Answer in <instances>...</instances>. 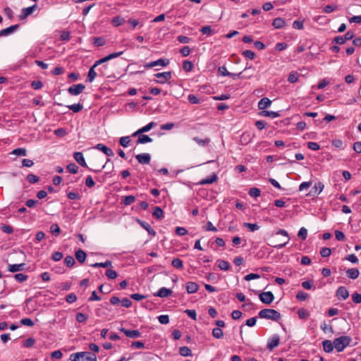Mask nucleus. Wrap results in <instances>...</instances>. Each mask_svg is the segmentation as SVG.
Segmentation results:
<instances>
[{
  "mask_svg": "<svg viewBox=\"0 0 361 361\" xmlns=\"http://www.w3.org/2000/svg\"><path fill=\"white\" fill-rule=\"evenodd\" d=\"M71 361H97V356L89 352H78L70 356Z\"/></svg>",
  "mask_w": 361,
  "mask_h": 361,
  "instance_id": "f257e3e1",
  "label": "nucleus"
},
{
  "mask_svg": "<svg viewBox=\"0 0 361 361\" xmlns=\"http://www.w3.org/2000/svg\"><path fill=\"white\" fill-rule=\"evenodd\" d=\"M259 317L262 319H271L272 321H279L281 316V314L273 309H263L259 312Z\"/></svg>",
  "mask_w": 361,
  "mask_h": 361,
  "instance_id": "f03ea898",
  "label": "nucleus"
},
{
  "mask_svg": "<svg viewBox=\"0 0 361 361\" xmlns=\"http://www.w3.org/2000/svg\"><path fill=\"white\" fill-rule=\"evenodd\" d=\"M350 336H342L334 339V345L338 352H341L350 344Z\"/></svg>",
  "mask_w": 361,
  "mask_h": 361,
  "instance_id": "7ed1b4c3",
  "label": "nucleus"
},
{
  "mask_svg": "<svg viewBox=\"0 0 361 361\" xmlns=\"http://www.w3.org/2000/svg\"><path fill=\"white\" fill-rule=\"evenodd\" d=\"M154 76L157 78L156 82L164 84L171 78L172 74L171 71H166L156 73L154 74Z\"/></svg>",
  "mask_w": 361,
  "mask_h": 361,
  "instance_id": "20e7f679",
  "label": "nucleus"
},
{
  "mask_svg": "<svg viewBox=\"0 0 361 361\" xmlns=\"http://www.w3.org/2000/svg\"><path fill=\"white\" fill-rule=\"evenodd\" d=\"M259 298L262 302L269 305L274 300V295L271 291L262 292L259 295Z\"/></svg>",
  "mask_w": 361,
  "mask_h": 361,
  "instance_id": "39448f33",
  "label": "nucleus"
},
{
  "mask_svg": "<svg viewBox=\"0 0 361 361\" xmlns=\"http://www.w3.org/2000/svg\"><path fill=\"white\" fill-rule=\"evenodd\" d=\"M85 86L83 84L80 83V84L73 85L71 86L68 89V92L71 95L77 96V95L80 94V93H82L83 92V90H85Z\"/></svg>",
  "mask_w": 361,
  "mask_h": 361,
  "instance_id": "423d86ee",
  "label": "nucleus"
},
{
  "mask_svg": "<svg viewBox=\"0 0 361 361\" xmlns=\"http://www.w3.org/2000/svg\"><path fill=\"white\" fill-rule=\"evenodd\" d=\"M37 4H35L32 6L24 8L21 10V13L19 15L18 18L20 20H25L27 16L31 15L37 8Z\"/></svg>",
  "mask_w": 361,
  "mask_h": 361,
  "instance_id": "0eeeda50",
  "label": "nucleus"
},
{
  "mask_svg": "<svg viewBox=\"0 0 361 361\" xmlns=\"http://www.w3.org/2000/svg\"><path fill=\"white\" fill-rule=\"evenodd\" d=\"M280 337L279 335L275 334L271 336L267 343V348L269 351H272L279 344Z\"/></svg>",
  "mask_w": 361,
  "mask_h": 361,
  "instance_id": "6e6552de",
  "label": "nucleus"
},
{
  "mask_svg": "<svg viewBox=\"0 0 361 361\" xmlns=\"http://www.w3.org/2000/svg\"><path fill=\"white\" fill-rule=\"evenodd\" d=\"M169 63V60H166V59H158L157 61H152V62L146 63L145 65V68H153V67L157 66H166Z\"/></svg>",
  "mask_w": 361,
  "mask_h": 361,
  "instance_id": "1a4fd4ad",
  "label": "nucleus"
},
{
  "mask_svg": "<svg viewBox=\"0 0 361 361\" xmlns=\"http://www.w3.org/2000/svg\"><path fill=\"white\" fill-rule=\"evenodd\" d=\"M336 295L339 300H346L349 297V292L345 287L340 286L336 290Z\"/></svg>",
  "mask_w": 361,
  "mask_h": 361,
  "instance_id": "9d476101",
  "label": "nucleus"
},
{
  "mask_svg": "<svg viewBox=\"0 0 361 361\" xmlns=\"http://www.w3.org/2000/svg\"><path fill=\"white\" fill-rule=\"evenodd\" d=\"M137 161L141 164H148L151 159V156L148 153H142L135 156Z\"/></svg>",
  "mask_w": 361,
  "mask_h": 361,
  "instance_id": "9b49d317",
  "label": "nucleus"
},
{
  "mask_svg": "<svg viewBox=\"0 0 361 361\" xmlns=\"http://www.w3.org/2000/svg\"><path fill=\"white\" fill-rule=\"evenodd\" d=\"M120 331L123 332L127 337L131 338H139L141 335L138 330H128L124 328H121Z\"/></svg>",
  "mask_w": 361,
  "mask_h": 361,
  "instance_id": "f8f14e48",
  "label": "nucleus"
},
{
  "mask_svg": "<svg viewBox=\"0 0 361 361\" xmlns=\"http://www.w3.org/2000/svg\"><path fill=\"white\" fill-rule=\"evenodd\" d=\"M122 54H123V51L111 53V54H109L108 56L97 61L96 65H100V64L105 63L111 59H113L118 56H120Z\"/></svg>",
  "mask_w": 361,
  "mask_h": 361,
  "instance_id": "ddd939ff",
  "label": "nucleus"
},
{
  "mask_svg": "<svg viewBox=\"0 0 361 361\" xmlns=\"http://www.w3.org/2000/svg\"><path fill=\"white\" fill-rule=\"evenodd\" d=\"M94 148L103 152L107 157H112L114 155L112 149L103 144L99 143L95 145Z\"/></svg>",
  "mask_w": 361,
  "mask_h": 361,
  "instance_id": "4468645a",
  "label": "nucleus"
},
{
  "mask_svg": "<svg viewBox=\"0 0 361 361\" xmlns=\"http://www.w3.org/2000/svg\"><path fill=\"white\" fill-rule=\"evenodd\" d=\"M19 27L18 25H13L5 29H3L0 31V37L8 36L15 31H16Z\"/></svg>",
  "mask_w": 361,
  "mask_h": 361,
  "instance_id": "2eb2a0df",
  "label": "nucleus"
},
{
  "mask_svg": "<svg viewBox=\"0 0 361 361\" xmlns=\"http://www.w3.org/2000/svg\"><path fill=\"white\" fill-rule=\"evenodd\" d=\"M271 104V101L267 97H264L258 102V108L260 110L264 111L267 108L269 107Z\"/></svg>",
  "mask_w": 361,
  "mask_h": 361,
  "instance_id": "dca6fc26",
  "label": "nucleus"
},
{
  "mask_svg": "<svg viewBox=\"0 0 361 361\" xmlns=\"http://www.w3.org/2000/svg\"><path fill=\"white\" fill-rule=\"evenodd\" d=\"M73 157H74L75 160L80 166H82L83 167H87V164L85 162L84 156H83L82 152H75L74 154H73Z\"/></svg>",
  "mask_w": 361,
  "mask_h": 361,
  "instance_id": "f3484780",
  "label": "nucleus"
},
{
  "mask_svg": "<svg viewBox=\"0 0 361 361\" xmlns=\"http://www.w3.org/2000/svg\"><path fill=\"white\" fill-rule=\"evenodd\" d=\"M172 294V290L166 288H161L157 293H154V296L160 298H166Z\"/></svg>",
  "mask_w": 361,
  "mask_h": 361,
  "instance_id": "a211bd4d",
  "label": "nucleus"
},
{
  "mask_svg": "<svg viewBox=\"0 0 361 361\" xmlns=\"http://www.w3.org/2000/svg\"><path fill=\"white\" fill-rule=\"evenodd\" d=\"M199 286L197 283L189 281L186 283L185 288L188 293H196L198 290Z\"/></svg>",
  "mask_w": 361,
  "mask_h": 361,
  "instance_id": "6ab92c4d",
  "label": "nucleus"
},
{
  "mask_svg": "<svg viewBox=\"0 0 361 361\" xmlns=\"http://www.w3.org/2000/svg\"><path fill=\"white\" fill-rule=\"evenodd\" d=\"M137 222L144 229H145L148 232L149 234L152 235V236L156 235V231L151 227V226L148 223L140 220H137Z\"/></svg>",
  "mask_w": 361,
  "mask_h": 361,
  "instance_id": "aec40b11",
  "label": "nucleus"
},
{
  "mask_svg": "<svg viewBox=\"0 0 361 361\" xmlns=\"http://www.w3.org/2000/svg\"><path fill=\"white\" fill-rule=\"evenodd\" d=\"M24 267H25L24 263L9 264L8 267V270L10 272L15 273L17 271H23L24 269Z\"/></svg>",
  "mask_w": 361,
  "mask_h": 361,
  "instance_id": "412c9836",
  "label": "nucleus"
},
{
  "mask_svg": "<svg viewBox=\"0 0 361 361\" xmlns=\"http://www.w3.org/2000/svg\"><path fill=\"white\" fill-rule=\"evenodd\" d=\"M98 65H96V63L90 68L88 71V75L86 81L89 82H92L95 78L97 77V74L96 71H94L95 67H97Z\"/></svg>",
  "mask_w": 361,
  "mask_h": 361,
  "instance_id": "4be33fe9",
  "label": "nucleus"
},
{
  "mask_svg": "<svg viewBox=\"0 0 361 361\" xmlns=\"http://www.w3.org/2000/svg\"><path fill=\"white\" fill-rule=\"evenodd\" d=\"M360 272L357 268L348 269L346 271V275L349 279H356L359 276Z\"/></svg>",
  "mask_w": 361,
  "mask_h": 361,
  "instance_id": "5701e85b",
  "label": "nucleus"
},
{
  "mask_svg": "<svg viewBox=\"0 0 361 361\" xmlns=\"http://www.w3.org/2000/svg\"><path fill=\"white\" fill-rule=\"evenodd\" d=\"M322 345H323L324 350L326 353L332 352L334 350V348H335L334 345V342L332 343L330 340H324L322 342Z\"/></svg>",
  "mask_w": 361,
  "mask_h": 361,
  "instance_id": "b1692460",
  "label": "nucleus"
},
{
  "mask_svg": "<svg viewBox=\"0 0 361 361\" xmlns=\"http://www.w3.org/2000/svg\"><path fill=\"white\" fill-rule=\"evenodd\" d=\"M272 25L276 29H281L285 27L286 21L281 18H276L273 20Z\"/></svg>",
  "mask_w": 361,
  "mask_h": 361,
  "instance_id": "393cba45",
  "label": "nucleus"
},
{
  "mask_svg": "<svg viewBox=\"0 0 361 361\" xmlns=\"http://www.w3.org/2000/svg\"><path fill=\"white\" fill-rule=\"evenodd\" d=\"M217 180V176L213 173L211 176L204 178L200 181V185L212 184Z\"/></svg>",
  "mask_w": 361,
  "mask_h": 361,
  "instance_id": "a878e982",
  "label": "nucleus"
},
{
  "mask_svg": "<svg viewBox=\"0 0 361 361\" xmlns=\"http://www.w3.org/2000/svg\"><path fill=\"white\" fill-rule=\"evenodd\" d=\"M192 140L200 146L204 147L209 145L211 142L210 138L206 137L204 139H201L198 137H194Z\"/></svg>",
  "mask_w": 361,
  "mask_h": 361,
  "instance_id": "bb28decb",
  "label": "nucleus"
},
{
  "mask_svg": "<svg viewBox=\"0 0 361 361\" xmlns=\"http://www.w3.org/2000/svg\"><path fill=\"white\" fill-rule=\"evenodd\" d=\"M86 257L87 255L82 250H78L75 252V258L80 263L85 261Z\"/></svg>",
  "mask_w": 361,
  "mask_h": 361,
  "instance_id": "cd10ccee",
  "label": "nucleus"
},
{
  "mask_svg": "<svg viewBox=\"0 0 361 361\" xmlns=\"http://www.w3.org/2000/svg\"><path fill=\"white\" fill-rule=\"evenodd\" d=\"M259 115L262 116L270 117L272 118L279 116V114L278 112L273 111H267V110L261 111L259 113Z\"/></svg>",
  "mask_w": 361,
  "mask_h": 361,
  "instance_id": "c85d7f7f",
  "label": "nucleus"
},
{
  "mask_svg": "<svg viewBox=\"0 0 361 361\" xmlns=\"http://www.w3.org/2000/svg\"><path fill=\"white\" fill-rule=\"evenodd\" d=\"M300 77V74L296 71H292L290 73L288 81L290 83H295L298 81Z\"/></svg>",
  "mask_w": 361,
  "mask_h": 361,
  "instance_id": "c756f323",
  "label": "nucleus"
},
{
  "mask_svg": "<svg viewBox=\"0 0 361 361\" xmlns=\"http://www.w3.org/2000/svg\"><path fill=\"white\" fill-rule=\"evenodd\" d=\"M157 123L154 122V121H152L150 123H149L147 125L142 127L141 128L138 129V133H146V132H148L152 128H153L154 127L157 126Z\"/></svg>",
  "mask_w": 361,
  "mask_h": 361,
  "instance_id": "7c9ffc66",
  "label": "nucleus"
},
{
  "mask_svg": "<svg viewBox=\"0 0 361 361\" xmlns=\"http://www.w3.org/2000/svg\"><path fill=\"white\" fill-rule=\"evenodd\" d=\"M152 142V139L147 135H140L137 140V144H145Z\"/></svg>",
  "mask_w": 361,
  "mask_h": 361,
  "instance_id": "2f4dec72",
  "label": "nucleus"
},
{
  "mask_svg": "<svg viewBox=\"0 0 361 361\" xmlns=\"http://www.w3.org/2000/svg\"><path fill=\"white\" fill-rule=\"evenodd\" d=\"M179 353L183 357L192 356L191 350L187 346H183L179 348Z\"/></svg>",
  "mask_w": 361,
  "mask_h": 361,
  "instance_id": "473e14b6",
  "label": "nucleus"
},
{
  "mask_svg": "<svg viewBox=\"0 0 361 361\" xmlns=\"http://www.w3.org/2000/svg\"><path fill=\"white\" fill-rule=\"evenodd\" d=\"M152 215L158 219H161L164 218V212L159 207H156Z\"/></svg>",
  "mask_w": 361,
  "mask_h": 361,
  "instance_id": "72a5a7b5",
  "label": "nucleus"
},
{
  "mask_svg": "<svg viewBox=\"0 0 361 361\" xmlns=\"http://www.w3.org/2000/svg\"><path fill=\"white\" fill-rule=\"evenodd\" d=\"M243 226L254 232L259 229L260 226L257 224L243 223Z\"/></svg>",
  "mask_w": 361,
  "mask_h": 361,
  "instance_id": "f704fd0d",
  "label": "nucleus"
},
{
  "mask_svg": "<svg viewBox=\"0 0 361 361\" xmlns=\"http://www.w3.org/2000/svg\"><path fill=\"white\" fill-rule=\"evenodd\" d=\"M298 314L299 318L301 319H307L310 315L309 311H307V310H305L304 308L299 309L298 311Z\"/></svg>",
  "mask_w": 361,
  "mask_h": 361,
  "instance_id": "c9c22d12",
  "label": "nucleus"
},
{
  "mask_svg": "<svg viewBox=\"0 0 361 361\" xmlns=\"http://www.w3.org/2000/svg\"><path fill=\"white\" fill-rule=\"evenodd\" d=\"M135 201V197L133 195H128L124 197L122 203L126 206L132 204Z\"/></svg>",
  "mask_w": 361,
  "mask_h": 361,
  "instance_id": "e433bc0d",
  "label": "nucleus"
},
{
  "mask_svg": "<svg viewBox=\"0 0 361 361\" xmlns=\"http://www.w3.org/2000/svg\"><path fill=\"white\" fill-rule=\"evenodd\" d=\"M212 336L216 339H220L224 336L223 331L219 327L214 328L212 330Z\"/></svg>",
  "mask_w": 361,
  "mask_h": 361,
  "instance_id": "4c0bfd02",
  "label": "nucleus"
},
{
  "mask_svg": "<svg viewBox=\"0 0 361 361\" xmlns=\"http://www.w3.org/2000/svg\"><path fill=\"white\" fill-rule=\"evenodd\" d=\"M90 266L92 267H95V268H97V267L106 268V267L111 266V262L107 260L104 262H96L94 264H91Z\"/></svg>",
  "mask_w": 361,
  "mask_h": 361,
  "instance_id": "58836bf2",
  "label": "nucleus"
},
{
  "mask_svg": "<svg viewBox=\"0 0 361 361\" xmlns=\"http://www.w3.org/2000/svg\"><path fill=\"white\" fill-rule=\"evenodd\" d=\"M67 107L70 110L73 111L74 113H78L82 109L83 106L81 104L78 103V104L68 105V106H67Z\"/></svg>",
  "mask_w": 361,
  "mask_h": 361,
  "instance_id": "ea45409f",
  "label": "nucleus"
},
{
  "mask_svg": "<svg viewBox=\"0 0 361 361\" xmlns=\"http://www.w3.org/2000/svg\"><path fill=\"white\" fill-rule=\"evenodd\" d=\"M130 142V138L129 136L121 137L119 140V144L123 147H127Z\"/></svg>",
  "mask_w": 361,
  "mask_h": 361,
  "instance_id": "a19ab883",
  "label": "nucleus"
},
{
  "mask_svg": "<svg viewBox=\"0 0 361 361\" xmlns=\"http://www.w3.org/2000/svg\"><path fill=\"white\" fill-rule=\"evenodd\" d=\"M218 267L221 270L227 271L230 266L229 264L224 260L219 259L218 260Z\"/></svg>",
  "mask_w": 361,
  "mask_h": 361,
  "instance_id": "79ce46f5",
  "label": "nucleus"
},
{
  "mask_svg": "<svg viewBox=\"0 0 361 361\" xmlns=\"http://www.w3.org/2000/svg\"><path fill=\"white\" fill-rule=\"evenodd\" d=\"M171 265L176 269H182L183 267V261L179 258H174L171 262Z\"/></svg>",
  "mask_w": 361,
  "mask_h": 361,
  "instance_id": "37998d69",
  "label": "nucleus"
},
{
  "mask_svg": "<svg viewBox=\"0 0 361 361\" xmlns=\"http://www.w3.org/2000/svg\"><path fill=\"white\" fill-rule=\"evenodd\" d=\"M67 170L75 174L78 171V166L75 163H71L67 166Z\"/></svg>",
  "mask_w": 361,
  "mask_h": 361,
  "instance_id": "c03bdc74",
  "label": "nucleus"
},
{
  "mask_svg": "<svg viewBox=\"0 0 361 361\" xmlns=\"http://www.w3.org/2000/svg\"><path fill=\"white\" fill-rule=\"evenodd\" d=\"M50 232L57 236L58 235H59L60 232H61V229L59 226L58 224H53L51 226H50Z\"/></svg>",
  "mask_w": 361,
  "mask_h": 361,
  "instance_id": "a18cd8bd",
  "label": "nucleus"
},
{
  "mask_svg": "<svg viewBox=\"0 0 361 361\" xmlns=\"http://www.w3.org/2000/svg\"><path fill=\"white\" fill-rule=\"evenodd\" d=\"M261 191L257 188H252L250 189L248 194L253 197H257L260 195Z\"/></svg>",
  "mask_w": 361,
  "mask_h": 361,
  "instance_id": "49530a36",
  "label": "nucleus"
},
{
  "mask_svg": "<svg viewBox=\"0 0 361 361\" xmlns=\"http://www.w3.org/2000/svg\"><path fill=\"white\" fill-rule=\"evenodd\" d=\"M308 296L309 295L307 293L300 290L298 292L296 295V298L298 300L305 301V300L307 299Z\"/></svg>",
  "mask_w": 361,
  "mask_h": 361,
  "instance_id": "de8ad7c7",
  "label": "nucleus"
},
{
  "mask_svg": "<svg viewBox=\"0 0 361 361\" xmlns=\"http://www.w3.org/2000/svg\"><path fill=\"white\" fill-rule=\"evenodd\" d=\"M64 263L67 267H72L75 264V262L72 256H67L64 259Z\"/></svg>",
  "mask_w": 361,
  "mask_h": 361,
  "instance_id": "09e8293b",
  "label": "nucleus"
},
{
  "mask_svg": "<svg viewBox=\"0 0 361 361\" xmlns=\"http://www.w3.org/2000/svg\"><path fill=\"white\" fill-rule=\"evenodd\" d=\"M183 68L185 71L189 72L192 71V69L193 68V64L190 61H184L183 63Z\"/></svg>",
  "mask_w": 361,
  "mask_h": 361,
  "instance_id": "8fccbe9b",
  "label": "nucleus"
},
{
  "mask_svg": "<svg viewBox=\"0 0 361 361\" xmlns=\"http://www.w3.org/2000/svg\"><path fill=\"white\" fill-rule=\"evenodd\" d=\"M12 154L17 156H26L27 151L25 148H17L13 150Z\"/></svg>",
  "mask_w": 361,
  "mask_h": 361,
  "instance_id": "3c124183",
  "label": "nucleus"
},
{
  "mask_svg": "<svg viewBox=\"0 0 361 361\" xmlns=\"http://www.w3.org/2000/svg\"><path fill=\"white\" fill-rule=\"evenodd\" d=\"M27 180L30 183H36L39 181V177L35 174H28L26 177Z\"/></svg>",
  "mask_w": 361,
  "mask_h": 361,
  "instance_id": "603ef678",
  "label": "nucleus"
},
{
  "mask_svg": "<svg viewBox=\"0 0 361 361\" xmlns=\"http://www.w3.org/2000/svg\"><path fill=\"white\" fill-rule=\"evenodd\" d=\"M298 236L302 240H305L307 236V230L304 227L300 228L298 231Z\"/></svg>",
  "mask_w": 361,
  "mask_h": 361,
  "instance_id": "864d4df0",
  "label": "nucleus"
},
{
  "mask_svg": "<svg viewBox=\"0 0 361 361\" xmlns=\"http://www.w3.org/2000/svg\"><path fill=\"white\" fill-rule=\"evenodd\" d=\"M63 255V253L61 252H54L52 253L51 255V259L54 261V262H59L60 261L61 259H62Z\"/></svg>",
  "mask_w": 361,
  "mask_h": 361,
  "instance_id": "5fc2aeb1",
  "label": "nucleus"
},
{
  "mask_svg": "<svg viewBox=\"0 0 361 361\" xmlns=\"http://www.w3.org/2000/svg\"><path fill=\"white\" fill-rule=\"evenodd\" d=\"M14 278L18 282H23L27 279L28 276L24 274L20 273L16 274L14 275Z\"/></svg>",
  "mask_w": 361,
  "mask_h": 361,
  "instance_id": "6e6d98bb",
  "label": "nucleus"
},
{
  "mask_svg": "<svg viewBox=\"0 0 361 361\" xmlns=\"http://www.w3.org/2000/svg\"><path fill=\"white\" fill-rule=\"evenodd\" d=\"M158 320L161 324H167L169 322V317L166 314H162L158 317Z\"/></svg>",
  "mask_w": 361,
  "mask_h": 361,
  "instance_id": "4d7b16f0",
  "label": "nucleus"
},
{
  "mask_svg": "<svg viewBox=\"0 0 361 361\" xmlns=\"http://www.w3.org/2000/svg\"><path fill=\"white\" fill-rule=\"evenodd\" d=\"M331 250L330 248L329 247H323L322 248V250H320V255H322V257H329L331 255Z\"/></svg>",
  "mask_w": 361,
  "mask_h": 361,
  "instance_id": "13d9d810",
  "label": "nucleus"
},
{
  "mask_svg": "<svg viewBox=\"0 0 361 361\" xmlns=\"http://www.w3.org/2000/svg\"><path fill=\"white\" fill-rule=\"evenodd\" d=\"M66 300L67 302L71 304V303L75 302L77 300V297H76L75 294L70 293L66 295Z\"/></svg>",
  "mask_w": 361,
  "mask_h": 361,
  "instance_id": "bf43d9fd",
  "label": "nucleus"
},
{
  "mask_svg": "<svg viewBox=\"0 0 361 361\" xmlns=\"http://www.w3.org/2000/svg\"><path fill=\"white\" fill-rule=\"evenodd\" d=\"M188 101L193 104H200V99H198L195 95L194 94H189L188 96Z\"/></svg>",
  "mask_w": 361,
  "mask_h": 361,
  "instance_id": "052dcab7",
  "label": "nucleus"
},
{
  "mask_svg": "<svg viewBox=\"0 0 361 361\" xmlns=\"http://www.w3.org/2000/svg\"><path fill=\"white\" fill-rule=\"evenodd\" d=\"M106 276L110 279H114L117 277V273L114 270L107 269L106 271Z\"/></svg>",
  "mask_w": 361,
  "mask_h": 361,
  "instance_id": "680f3d73",
  "label": "nucleus"
},
{
  "mask_svg": "<svg viewBox=\"0 0 361 361\" xmlns=\"http://www.w3.org/2000/svg\"><path fill=\"white\" fill-rule=\"evenodd\" d=\"M218 73L221 76H228V75H230V72L227 71L226 68L224 66H220L218 68Z\"/></svg>",
  "mask_w": 361,
  "mask_h": 361,
  "instance_id": "e2e57ef3",
  "label": "nucleus"
},
{
  "mask_svg": "<svg viewBox=\"0 0 361 361\" xmlns=\"http://www.w3.org/2000/svg\"><path fill=\"white\" fill-rule=\"evenodd\" d=\"M87 319V317L83 313L79 312L76 314V320L79 323L84 322Z\"/></svg>",
  "mask_w": 361,
  "mask_h": 361,
  "instance_id": "0e129e2a",
  "label": "nucleus"
},
{
  "mask_svg": "<svg viewBox=\"0 0 361 361\" xmlns=\"http://www.w3.org/2000/svg\"><path fill=\"white\" fill-rule=\"evenodd\" d=\"M176 233L178 235H185L188 233V231L184 227L178 226L176 228Z\"/></svg>",
  "mask_w": 361,
  "mask_h": 361,
  "instance_id": "69168bd1",
  "label": "nucleus"
},
{
  "mask_svg": "<svg viewBox=\"0 0 361 361\" xmlns=\"http://www.w3.org/2000/svg\"><path fill=\"white\" fill-rule=\"evenodd\" d=\"M243 55L250 59H254L255 54L252 50H245L243 52Z\"/></svg>",
  "mask_w": 361,
  "mask_h": 361,
  "instance_id": "338daca9",
  "label": "nucleus"
},
{
  "mask_svg": "<svg viewBox=\"0 0 361 361\" xmlns=\"http://www.w3.org/2000/svg\"><path fill=\"white\" fill-rule=\"evenodd\" d=\"M352 300L356 304L361 303V294L358 293H354L352 295Z\"/></svg>",
  "mask_w": 361,
  "mask_h": 361,
  "instance_id": "774afa93",
  "label": "nucleus"
}]
</instances>
